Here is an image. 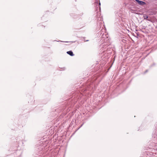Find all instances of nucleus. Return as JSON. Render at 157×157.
Listing matches in <instances>:
<instances>
[{
    "mask_svg": "<svg viewBox=\"0 0 157 157\" xmlns=\"http://www.w3.org/2000/svg\"><path fill=\"white\" fill-rule=\"evenodd\" d=\"M136 1L140 5H144L145 4V3L143 1L139 0H136Z\"/></svg>",
    "mask_w": 157,
    "mask_h": 157,
    "instance_id": "nucleus-2",
    "label": "nucleus"
},
{
    "mask_svg": "<svg viewBox=\"0 0 157 157\" xmlns=\"http://www.w3.org/2000/svg\"><path fill=\"white\" fill-rule=\"evenodd\" d=\"M144 19L147 20L148 21H150V20L147 19L148 18V16L147 15H144Z\"/></svg>",
    "mask_w": 157,
    "mask_h": 157,
    "instance_id": "nucleus-5",
    "label": "nucleus"
},
{
    "mask_svg": "<svg viewBox=\"0 0 157 157\" xmlns=\"http://www.w3.org/2000/svg\"><path fill=\"white\" fill-rule=\"evenodd\" d=\"M116 16L117 18H120V17L119 16L118 14L117 13H116Z\"/></svg>",
    "mask_w": 157,
    "mask_h": 157,
    "instance_id": "nucleus-6",
    "label": "nucleus"
},
{
    "mask_svg": "<svg viewBox=\"0 0 157 157\" xmlns=\"http://www.w3.org/2000/svg\"><path fill=\"white\" fill-rule=\"evenodd\" d=\"M83 124H84L83 123V124H82L80 126V127L78 128V129H79V128H80V127H81L83 125Z\"/></svg>",
    "mask_w": 157,
    "mask_h": 157,
    "instance_id": "nucleus-8",
    "label": "nucleus"
},
{
    "mask_svg": "<svg viewBox=\"0 0 157 157\" xmlns=\"http://www.w3.org/2000/svg\"><path fill=\"white\" fill-rule=\"evenodd\" d=\"M147 71H148V70H147L145 71V73H146V72H147Z\"/></svg>",
    "mask_w": 157,
    "mask_h": 157,
    "instance_id": "nucleus-9",
    "label": "nucleus"
},
{
    "mask_svg": "<svg viewBox=\"0 0 157 157\" xmlns=\"http://www.w3.org/2000/svg\"><path fill=\"white\" fill-rule=\"evenodd\" d=\"M57 41L58 42H69L68 41H61V40H59V41Z\"/></svg>",
    "mask_w": 157,
    "mask_h": 157,
    "instance_id": "nucleus-7",
    "label": "nucleus"
},
{
    "mask_svg": "<svg viewBox=\"0 0 157 157\" xmlns=\"http://www.w3.org/2000/svg\"><path fill=\"white\" fill-rule=\"evenodd\" d=\"M89 41L88 40H84V41Z\"/></svg>",
    "mask_w": 157,
    "mask_h": 157,
    "instance_id": "nucleus-10",
    "label": "nucleus"
},
{
    "mask_svg": "<svg viewBox=\"0 0 157 157\" xmlns=\"http://www.w3.org/2000/svg\"><path fill=\"white\" fill-rule=\"evenodd\" d=\"M67 53L70 56H73L74 55V54L73 52L71 51H67Z\"/></svg>",
    "mask_w": 157,
    "mask_h": 157,
    "instance_id": "nucleus-3",
    "label": "nucleus"
},
{
    "mask_svg": "<svg viewBox=\"0 0 157 157\" xmlns=\"http://www.w3.org/2000/svg\"><path fill=\"white\" fill-rule=\"evenodd\" d=\"M101 31L102 32H100V36L101 35V37L103 38V39L105 40L108 38V35L106 33H102V32H105V29H102Z\"/></svg>",
    "mask_w": 157,
    "mask_h": 157,
    "instance_id": "nucleus-1",
    "label": "nucleus"
},
{
    "mask_svg": "<svg viewBox=\"0 0 157 157\" xmlns=\"http://www.w3.org/2000/svg\"><path fill=\"white\" fill-rule=\"evenodd\" d=\"M153 137L154 138H157V130L156 131L155 133L153 135Z\"/></svg>",
    "mask_w": 157,
    "mask_h": 157,
    "instance_id": "nucleus-4",
    "label": "nucleus"
}]
</instances>
